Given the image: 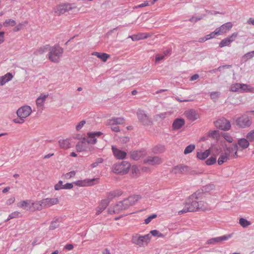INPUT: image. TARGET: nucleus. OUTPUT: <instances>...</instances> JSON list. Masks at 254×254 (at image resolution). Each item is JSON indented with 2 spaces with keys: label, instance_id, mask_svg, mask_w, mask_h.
Returning a JSON list of instances; mask_svg holds the SVG:
<instances>
[{
  "label": "nucleus",
  "instance_id": "15",
  "mask_svg": "<svg viewBox=\"0 0 254 254\" xmlns=\"http://www.w3.org/2000/svg\"><path fill=\"white\" fill-rule=\"evenodd\" d=\"M125 119L122 117H113L107 121L108 126H115L118 125H122L125 123Z\"/></svg>",
  "mask_w": 254,
  "mask_h": 254
},
{
  "label": "nucleus",
  "instance_id": "11",
  "mask_svg": "<svg viewBox=\"0 0 254 254\" xmlns=\"http://www.w3.org/2000/svg\"><path fill=\"white\" fill-rule=\"evenodd\" d=\"M144 163L149 165H156L162 163V159L158 156H148L144 160Z\"/></svg>",
  "mask_w": 254,
  "mask_h": 254
},
{
  "label": "nucleus",
  "instance_id": "43",
  "mask_svg": "<svg viewBox=\"0 0 254 254\" xmlns=\"http://www.w3.org/2000/svg\"><path fill=\"white\" fill-rule=\"evenodd\" d=\"M194 149L195 145L194 144H190L186 147L184 153L185 154H188L191 153Z\"/></svg>",
  "mask_w": 254,
  "mask_h": 254
},
{
  "label": "nucleus",
  "instance_id": "25",
  "mask_svg": "<svg viewBox=\"0 0 254 254\" xmlns=\"http://www.w3.org/2000/svg\"><path fill=\"white\" fill-rule=\"evenodd\" d=\"M98 179L94 178L92 179H86L83 182L82 181H77L75 184L78 186H84L85 185V183H87L88 186H92L94 184V182L97 181Z\"/></svg>",
  "mask_w": 254,
  "mask_h": 254
},
{
  "label": "nucleus",
  "instance_id": "12",
  "mask_svg": "<svg viewBox=\"0 0 254 254\" xmlns=\"http://www.w3.org/2000/svg\"><path fill=\"white\" fill-rule=\"evenodd\" d=\"M232 237L231 234H229L227 235H224L221 237H218L216 238H213L209 239L207 241L208 244H216L217 243H221L223 241H225L227 240L228 239Z\"/></svg>",
  "mask_w": 254,
  "mask_h": 254
},
{
  "label": "nucleus",
  "instance_id": "26",
  "mask_svg": "<svg viewBox=\"0 0 254 254\" xmlns=\"http://www.w3.org/2000/svg\"><path fill=\"white\" fill-rule=\"evenodd\" d=\"M145 155V153L142 151H134L130 152V157L134 160H138L140 158Z\"/></svg>",
  "mask_w": 254,
  "mask_h": 254
},
{
  "label": "nucleus",
  "instance_id": "52",
  "mask_svg": "<svg viewBox=\"0 0 254 254\" xmlns=\"http://www.w3.org/2000/svg\"><path fill=\"white\" fill-rule=\"evenodd\" d=\"M29 205V203L28 201H22L19 203L18 204V207H20L23 209H28V205Z\"/></svg>",
  "mask_w": 254,
  "mask_h": 254
},
{
  "label": "nucleus",
  "instance_id": "21",
  "mask_svg": "<svg viewBox=\"0 0 254 254\" xmlns=\"http://www.w3.org/2000/svg\"><path fill=\"white\" fill-rule=\"evenodd\" d=\"M110 201L108 199H105L102 200L100 204L97 208L96 214L99 215L104 210L106 209Z\"/></svg>",
  "mask_w": 254,
  "mask_h": 254
},
{
  "label": "nucleus",
  "instance_id": "47",
  "mask_svg": "<svg viewBox=\"0 0 254 254\" xmlns=\"http://www.w3.org/2000/svg\"><path fill=\"white\" fill-rule=\"evenodd\" d=\"M103 133L101 131H96V132H88L87 133L88 136L89 138H95L96 136H99L102 135Z\"/></svg>",
  "mask_w": 254,
  "mask_h": 254
},
{
  "label": "nucleus",
  "instance_id": "3",
  "mask_svg": "<svg viewBox=\"0 0 254 254\" xmlns=\"http://www.w3.org/2000/svg\"><path fill=\"white\" fill-rule=\"evenodd\" d=\"M130 167L129 163L123 161L121 163L115 164L113 166V171L115 173L124 175L128 173Z\"/></svg>",
  "mask_w": 254,
  "mask_h": 254
},
{
  "label": "nucleus",
  "instance_id": "31",
  "mask_svg": "<svg viewBox=\"0 0 254 254\" xmlns=\"http://www.w3.org/2000/svg\"><path fill=\"white\" fill-rule=\"evenodd\" d=\"M210 151L209 149L206 150L204 152H197L196 156L200 160H204L210 155Z\"/></svg>",
  "mask_w": 254,
  "mask_h": 254
},
{
  "label": "nucleus",
  "instance_id": "28",
  "mask_svg": "<svg viewBox=\"0 0 254 254\" xmlns=\"http://www.w3.org/2000/svg\"><path fill=\"white\" fill-rule=\"evenodd\" d=\"M238 144L243 149L248 148L250 145L249 141L246 138H241L238 141Z\"/></svg>",
  "mask_w": 254,
  "mask_h": 254
},
{
  "label": "nucleus",
  "instance_id": "63",
  "mask_svg": "<svg viewBox=\"0 0 254 254\" xmlns=\"http://www.w3.org/2000/svg\"><path fill=\"white\" fill-rule=\"evenodd\" d=\"M224 138L229 142H232L233 141V138L231 136H230L228 134H226L224 136Z\"/></svg>",
  "mask_w": 254,
  "mask_h": 254
},
{
  "label": "nucleus",
  "instance_id": "1",
  "mask_svg": "<svg viewBox=\"0 0 254 254\" xmlns=\"http://www.w3.org/2000/svg\"><path fill=\"white\" fill-rule=\"evenodd\" d=\"M203 192L198 191L190 195L187 200L184 208L178 211L179 215H182L188 212H193L196 211H205L209 210L208 205L203 201L199 200L203 195Z\"/></svg>",
  "mask_w": 254,
  "mask_h": 254
},
{
  "label": "nucleus",
  "instance_id": "40",
  "mask_svg": "<svg viewBox=\"0 0 254 254\" xmlns=\"http://www.w3.org/2000/svg\"><path fill=\"white\" fill-rule=\"evenodd\" d=\"M254 57V51L248 52L245 54L242 57V60L247 62L248 60L252 59Z\"/></svg>",
  "mask_w": 254,
  "mask_h": 254
},
{
  "label": "nucleus",
  "instance_id": "16",
  "mask_svg": "<svg viewBox=\"0 0 254 254\" xmlns=\"http://www.w3.org/2000/svg\"><path fill=\"white\" fill-rule=\"evenodd\" d=\"M189 171V168L188 166L179 165L173 168L172 173L175 174H183L185 172H187Z\"/></svg>",
  "mask_w": 254,
  "mask_h": 254
},
{
  "label": "nucleus",
  "instance_id": "62",
  "mask_svg": "<svg viewBox=\"0 0 254 254\" xmlns=\"http://www.w3.org/2000/svg\"><path fill=\"white\" fill-rule=\"evenodd\" d=\"M24 118H19V119L18 118H16V119H14L13 120V121L14 123H15L16 124H23L24 122Z\"/></svg>",
  "mask_w": 254,
  "mask_h": 254
},
{
  "label": "nucleus",
  "instance_id": "35",
  "mask_svg": "<svg viewBox=\"0 0 254 254\" xmlns=\"http://www.w3.org/2000/svg\"><path fill=\"white\" fill-rule=\"evenodd\" d=\"M60 226V219L58 218H55V219L52 221L51 223V225L49 227V230H53L57 228Z\"/></svg>",
  "mask_w": 254,
  "mask_h": 254
},
{
  "label": "nucleus",
  "instance_id": "19",
  "mask_svg": "<svg viewBox=\"0 0 254 254\" xmlns=\"http://www.w3.org/2000/svg\"><path fill=\"white\" fill-rule=\"evenodd\" d=\"M185 114L187 118L191 121H194L198 118V114L193 110L186 111Z\"/></svg>",
  "mask_w": 254,
  "mask_h": 254
},
{
  "label": "nucleus",
  "instance_id": "23",
  "mask_svg": "<svg viewBox=\"0 0 254 254\" xmlns=\"http://www.w3.org/2000/svg\"><path fill=\"white\" fill-rule=\"evenodd\" d=\"M185 125V120L183 119H177L174 120L172 127L174 129H179Z\"/></svg>",
  "mask_w": 254,
  "mask_h": 254
},
{
  "label": "nucleus",
  "instance_id": "46",
  "mask_svg": "<svg viewBox=\"0 0 254 254\" xmlns=\"http://www.w3.org/2000/svg\"><path fill=\"white\" fill-rule=\"evenodd\" d=\"M246 138L250 142L254 141V129L248 133Z\"/></svg>",
  "mask_w": 254,
  "mask_h": 254
},
{
  "label": "nucleus",
  "instance_id": "32",
  "mask_svg": "<svg viewBox=\"0 0 254 254\" xmlns=\"http://www.w3.org/2000/svg\"><path fill=\"white\" fill-rule=\"evenodd\" d=\"M141 197L140 195H133L126 198V201H129L132 205H133Z\"/></svg>",
  "mask_w": 254,
  "mask_h": 254
},
{
  "label": "nucleus",
  "instance_id": "29",
  "mask_svg": "<svg viewBox=\"0 0 254 254\" xmlns=\"http://www.w3.org/2000/svg\"><path fill=\"white\" fill-rule=\"evenodd\" d=\"M50 46L49 45H46L42 47H40L34 52L35 55H42L43 53L49 51Z\"/></svg>",
  "mask_w": 254,
  "mask_h": 254
},
{
  "label": "nucleus",
  "instance_id": "2",
  "mask_svg": "<svg viewBox=\"0 0 254 254\" xmlns=\"http://www.w3.org/2000/svg\"><path fill=\"white\" fill-rule=\"evenodd\" d=\"M64 50L59 45H56L50 47L48 58L49 60L54 63H59L62 57Z\"/></svg>",
  "mask_w": 254,
  "mask_h": 254
},
{
  "label": "nucleus",
  "instance_id": "8",
  "mask_svg": "<svg viewBox=\"0 0 254 254\" xmlns=\"http://www.w3.org/2000/svg\"><path fill=\"white\" fill-rule=\"evenodd\" d=\"M214 124L217 128L223 130H228L231 127L230 122L225 118L217 120Z\"/></svg>",
  "mask_w": 254,
  "mask_h": 254
},
{
  "label": "nucleus",
  "instance_id": "64",
  "mask_svg": "<svg viewBox=\"0 0 254 254\" xmlns=\"http://www.w3.org/2000/svg\"><path fill=\"white\" fill-rule=\"evenodd\" d=\"M110 126H111V129H112V131H115V132H119L120 131V129L118 126H117L116 125Z\"/></svg>",
  "mask_w": 254,
  "mask_h": 254
},
{
  "label": "nucleus",
  "instance_id": "18",
  "mask_svg": "<svg viewBox=\"0 0 254 254\" xmlns=\"http://www.w3.org/2000/svg\"><path fill=\"white\" fill-rule=\"evenodd\" d=\"M44 208L43 204L42 203V200L32 202L31 205L29 207L28 209L32 211L36 210H41Z\"/></svg>",
  "mask_w": 254,
  "mask_h": 254
},
{
  "label": "nucleus",
  "instance_id": "61",
  "mask_svg": "<svg viewBox=\"0 0 254 254\" xmlns=\"http://www.w3.org/2000/svg\"><path fill=\"white\" fill-rule=\"evenodd\" d=\"M202 19V16L200 17H192L189 20V21L191 22H196L198 20H200Z\"/></svg>",
  "mask_w": 254,
  "mask_h": 254
},
{
  "label": "nucleus",
  "instance_id": "60",
  "mask_svg": "<svg viewBox=\"0 0 254 254\" xmlns=\"http://www.w3.org/2000/svg\"><path fill=\"white\" fill-rule=\"evenodd\" d=\"M73 187V185L72 183H66L65 185H64L63 187V189L69 190L71 189Z\"/></svg>",
  "mask_w": 254,
  "mask_h": 254
},
{
  "label": "nucleus",
  "instance_id": "41",
  "mask_svg": "<svg viewBox=\"0 0 254 254\" xmlns=\"http://www.w3.org/2000/svg\"><path fill=\"white\" fill-rule=\"evenodd\" d=\"M228 159L229 158L227 156L225 155L223 153H222L218 159V164L221 165L223 163L226 162Z\"/></svg>",
  "mask_w": 254,
  "mask_h": 254
},
{
  "label": "nucleus",
  "instance_id": "54",
  "mask_svg": "<svg viewBox=\"0 0 254 254\" xmlns=\"http://www.w3.org/2000/svg\"><path fill=\"white\" fill-rule=\"evenodd\" d=\"M210 97L213 100H216L218 99L220 95V93L218 92H212L210 93Z\"/></svg>",
  "mask_w": 254,
  "mask_h": 254
},
{
  "label": "nucleus",
  "instance_id": "5",
  "mask_svg": "<svg viewBox=\"0 0 254 254\" xmlns=\"http://www.w3.org/2000/svg\"><path fill=\"white\" fill-rule=\"evenodd\" d=\"M238 149V144L237 143L232 144L231 145L225 144L223 152L225 155L227 156L229 158L230 156H232L235 158L238 157L237 151Z\"/></svg>",
  "mask_w": 254,
  "mask_h": 254
},
{
  "label": "nucleus",
  "instance_id": "9",
  "mask_svg": "<svg viewBox=\"0 0 254 254\" xmlns=\"http://www.w3.org/2000/svg\"><path fill=\"white\" fill-rule=\"evenodd\" d=\"M132 205L129 201H126V199L119 201L114 207L113 211L114 213H119L123 210L127 209Z\"/></svg>",
  "mask_w": 254,
  "mask_h": 254
},
{
  "label": "nucleus",
  "instance_id": "50",
  "mask_svg": "<svg viewBox=\"0 0 254 254\" xmlns=\"http://www.w3.org/2000/svg\"><path fill=\"white\" fill-rule=\"evenodd\" d=\"M75 175V172L74 171L68 172L63 176L65 179H69L73 177Z\"/></svg>",
  "mask_w": 254,
  "mask_h": 254
},
{
  "label": "nucleus",
  "instance_id": "58",
  "mask_svg": "<svg viewBox=\"0 0 254 254\" xmlns=\"http://www.w3.org/2000/svg\"><path fill=\"white\" fill-rule=\"evenodd\" d=\"M86 122L85 120H82L80 122H79L77 126H76V129L77 131L80 130L82 127H83V126L85 124Z\"/></svg>",
  "mask_w": 254,
  "mask_h": 254
},
{
  "label": "nucleus",
  "instance_id": "22",
  "mask_svg": "<svg viewBox=\"0 0 254 254\" xmlns=\"http://www.w3.org/2000/svg\"><path fill=\"white\" fill-rule=\"evenodd\" d=\"M123 194V191L120 190H117L108 193L107 198L110 201L114 198L119 197Z\"/></svg>",
  "mask_w": 254,
  "mask_h": 254
},
{
  "label": "nucleus",
  "instance_id": "36",
  "mask_svg": "<svg viewBox=\"0 0 254 254\" xmlns=\"http://www.w3.org/2000/svg\"><path fill=\"white\" fill-rule=\"evenodd\" d=\"M59 143L63 149H67L70 147V143L67 139H61L59 141Z\"/></svg>",
  "mask_w": 254,
  "mask_h": 254
},
{
  "label": "nucleus",
  "instance_id": "56",
  "mask_svg": "<svg viewBox=\"0 0 254 254\" xmlns=\"http://www.w3.org/2000/svg\"><path fill=\"white\" fill-rule=\"evenodd\" d=\"M103 159L101 158H99L97 159L96 161L93 163L91 166L92 168L96 167L99 164L102 163Z\"/></svg>",
  "mask_w": 254,
  "mask_h": 254
},
{
  "label": "nucleus",
  "instance_id": "14",
  "mask_svg": "<svg viewBox=\"0 0 254 254\" xmlns=\"http://www.w3.org/2000/svg\"><path fill=\"white\" fill-rule=\"evenodd\" d=\"M59 199L57 198H47L42 200V203L44 208L49 207L58 203Z\"/></svg>",
  "mask_w": 254,
  "mask_h": 254
},
{
  "label": "nucleus",
  "instance_id": "24",
  "mask_svg": "<svg viewBox=\"0 0 254 254\" xmlns=\"http://www.w3.org/2000/svg\"><path fill=\"white\" fill-rule=\"evenodd\" d=\"M48 95H41L36 100V105L38 108H40L41 110L43 109V107L46 100V99L48 97Z\"/></svg>",
  "mask_w": 254,
  "mask_h": 254
},
{
  "label": "nucleus",
  "instance_id": "10",
  "mask_svg": "<svg viewBox=\"0 0 254 254\" xmlns=\"http://www.w3.org/2000/svg\"><path fill=\"white\" fill-rule=\"evenodd\" d=\"M32 112L31 108L29 106H24L19 108L17 112V115L19 118H26Z\"/></svg>",
  "mask_w": 254,
  "mask_h": 254
},
{
  "label": "nucleus",
  "instance_id": "55",
  "mask_svg": "<svg viewBox=\"0 0 254 254\" xmlns=\"http://www.w3.org/2000/svg\"><path fill=\"white\" fill-rule=\"evenodd\" d=\"M218 35H219V34L217 33H217L216 32V30H215L214 31L211 32V33H210L208 35H206L205 36V37L206 38V39L209 40V39H210L211 38L215 37V36H218Z\"/></svg>",
  "mask_w": 254,
  "mask_h": 254
},
{
  "label": "nucleus",
  "instance_id": "45",
  "mask_svg": "<svg viewBox=\"0 0 254 254\" xmlns=\"http://www.w3.org/2000/svg\"><path fill=\"white\" fill-rule=\"evenodd\" d=\"M150 233L153 236H156L160 238H162L164 237V235L160 233L159 231L157 230H151L150 232Z\"/></svg>",
  "mask_w": 254,
  "mask_h": 254
},
{
  "label": "nucleus",
  "instance_id": "38",
  "mask_svg": "<svg viewBox=\"0 0 254 254\" xmlns=\"http://www.w3.org/2000/svg\"><path fill=\"white\" fill-rule=\"evenodd\" d=\"M71 9V7L69 5L65 4L60 6L58 9V11H59V14H60L64 13L66 11H68Z\"/></svg>",
  "mask_w": 254,
  "mask_h": 254
},
{
  "label": "nucleus",
  "instance_id": "59",
  "mask_svg": "<svg viewBox=\"0 0 254 254\" xmlns=\"http://www.w3.org/2000/svg\"><path fill=\"white\" fill-rule=\"evenodd\" d=\"M138 36L139 40H142L147 38L149 36V35L146 33H139Z\"/></svg>",
  "mask_w": 254,
  "mask_h": 254
},
{
  "label": "nucleus",
  "instance_id": "44",
  "mask_svg": "<svg viewBox=\"0 0 254 254\" xmlns=\"http://www.w3.org/2000/svg\"><path fill=\"white\" fill-rule=\"evenodd\" d=\"M16 23L14 20L9 19H7L5 21V22L3 23V25L4 26H14L16 25Z\"/></svg>",
  "mask_w": 254,
  "mask_h": 254
},
{
  "label": "nucleus",
  "instance_id": "30",
  "mask_svg": "<svg viewBox=\"0 0 254 254\" xmlns=\"http://www.w3.org/2000/svg\"><path fill=\"white\" fill-rule=\"evenodd\" d=\"M243 87H247L248 85L244 84L236 83L231 86V91L232 92H240L241 88Z\"/></svg>",
  "mask_w": 254,
  "mask_h": 254
},
{
  "label": "nucleus",
  "instance_id": "7",
  "mask_svg": "<svg viewBox=\"0 0 254 254\" xmlns=\"http://www.w3.org/2000/svg\"><path fill=\"white\" fill-rule=\"evenodd\" d=\"M236 124L239 127L245 128L251 125L252 121L248 116L243 115L237 119Z\"/></svg>",
  "mask_w": 254,
  "mask_h": 254
},
{
  "label": "nucleus",
  "instance_id": "48",
  "mask_svg": "<svg viewBox=\"0 0 254 254\" xmlns=\"http://www.w3.org/2000/svg\"><path fill=\"white\" fill-rule=\"evenodd\" d=\"M216 162V158L215 157L211 156L208 159L205 163L207 165H211L214 164Z\"/></svg>",
  "mask_w": 254,
  "mask_h": 254
},
{
  "label": "nucleus",
  "instance_id": "53",
  "mask_svg": "<svg viewBox=\"0 0 254 254\" xmlns=\"http://www.w3.org/2000/svg\"><path fill=\"white\" fill-rule=\"evenodd\" d=\"M64 186L63 182L62 181H59V182L55 185V190H60L61 189H63V187Z\"/></svg>",
  "mask_w": 254,
  "mask_h": 254
},
{
  "label": "nucleus",
  "instance_id": "27",
  "mask_svg": "<svg viewBox=\"0 0 254 254\" xmlns=\"http://www.w3.org/2000/svg\"><path fill=\"white\" fill-rule=\"evenodd\" d=\"M13 76L11 73H7L3 76L0 77V85H3L6 82L10 80Z\"/></svg>",
  "mask_w": 254,
  "mask_h": 254
},
{
  "label": "nucleus",
  "instance_id": "17",
  "mask_svg": "<svg viewBox=\"0 0 254 254\" xmlns=\"http://www.w3.org/2000/svg\"><path fill=\"white\" fill-rule=\"evenodd\" d=\"M112 150L115 156L119 159H124L127 153L125 151H122L114 146H112Z\"/></svg>",
  "mask_w": 254,
  "mask_h": 254
},
{
  "label": "nucleus",
  "instance_id": "49",
  "mask_svg": "<svg viewBox=\"0 0 254 254\" xmlns=\"http://www.w3.org/2000/svg\"><path fill=\"white\" fill-rule=\"evenodd\" d=\"M83 140H85L86 143L88 144H94L96 143L97 140L95 138H90V139H88L84 137Z\"/></svg>",
  "mask_w": 254,
  "mask_h": 254
},
{
  "label": "nucleus",
  "instance_id": "20",
  "mask_svg": "<svg viewBox=\"0 0 254 254\" xmlns=\"http://www.w3.org/2000/svg\"><path fill=\"white\" fill-rule=\"evenodd\" d=\"M76 149L78 152L87 151L88 150L87 144L83 139L81 141H79L76 144Z\"/></svg>",
  "mask_w": 254,
  "mask_h": 254
},
{
  "label": "nucleus",
  "instance_id": "37",
  "mask_svg": "<svg viewBox=\"0 0 254 254\" xmlns=\"http://www.w3.org/2000/svg\"><path fill=\"white\" fill-rule=\"evenodd\" d=\"M234 41V38L230 39V38L227 37L223 39L219 43V47L221 48L229 45Z\"/></svg>",
  "mask_w": 254,
  "mask_h": 254
},
{
  "label": "nucleus",
  "instance_id": "39",
  "mask_svg": "<svg viewBox=\"0 0 254 254\" xmlns=\"http://www.w3.org/2000/svg\"><path fill=\"white\" fill-rule=\"evenodd\" d=\"M239 224L243 228H247L251 224V223L244 218H241L239 219Z\"/></svg>",
  "mask_w": 254,
  "mask_h": 254
},
{
  "label": "nucleus",
  "instance_id": "4",
  "mask_svg": "<svg viewBox=\"0 0 254 254\" xmlns=\"http://www.w3.org/2000/svg\"><path fill=\"white\" fill-rule=\"evenodd\" d=\"M151 236L150 234H148L144 236H140L136 234L133 236L132 238V243L139 247H143L144 245H147L149 242Z\"/></svg>",
  "mask_w": 254,
  "mask_h": 254
},
{
  "label": "nucleus",
  "instance_id": "42",
  "mask_svg": "<svg viewBox=\"0 0 254 254\" xmlns=\"http://www.w3.org/2000/svg\"><path fill=\"white\" fill-rule=\"evenodd\" d=\"M208 136L212 138H217L219 136V131H218V130L210 131L208 133Z\"/></svg>",
  "mask_w": 254,
  "mask_h": 254
},
{
  "label": "nucleus",
  "instance_id": "13",
  "mask_svg": "<svg viewBox=\"0 0 254 254\" xmlns=\"http://www.w3.org/2000/svg\"><path fill=\"white\" fill-rule=\"evenodd\" d=\"M232 26L233 24L231 22H227L222 25L220 27L216 28V32H217L219 35H221L229 31L232 28Z\"/></svg>",
  "mask_w": 254,
  "mask_h": 254
},
{
  "label": "nucleus",
  "instance_id": "51",
  "mask_svg": "<svg viewBox=\"0 0 254 254\" xmlns=\"http://www.w3.org/2000/svg\"><path fill=\"white\" fill-rule=\"evenodd\" d=\"M157 216V214H153L150 215L148 217H147L144 220V223L146 224H149L153 219L156 218Z\"/></svg>",
  "mask_w": 254,
  "mask_h": 254
},
{
  "label": "nucleus",
  "instance_id": "57",
  "mask_svg": "<svg viewBox=\"0 0 254 254\" xmlns=\"http://www.w3.org/2000/svg\"><path fill=\"white\" fill-rule=\"evenodd\" d=\"M19 214H20V213L17 211H15V212L11 213L9 215L7 220L17 217Z\"/></svg>",
  "mask_w": 254,
  "mask_h": 254
},
{
  "label": "nucleus",
  "instance_id": "33",
  "mask_svg": "<svg viewBox=\"0 0 254 254\" xmlns=\"http://www.w3.org/2000/svg\"><path fill=\"white\" fill-rule=\"evenodd\" d=\"M165 147L163 145H158L152 148V152L155 154H160L164 152Z\"/></svg>",
  "mask_w": 254,
  "mask_h": 254
},
{
  "label": "nucleus",
  "instance_id": "6",
  "mask_svg": "<svg viewBox=\"0 0 254 254\" xmlns=\"http://www.w3.org/2000/svg\"><path fill=\"white\" fill-rule=\"evenodd\" d=\"M136 114L138 119L143 126H149L152 124V120L149 118L143 110H138Z\"/></svg>",
  "mask_w": 254,
  "mask_h": 254
},
{
  "label": "nucleus",
  "instance_id": "34",
  "mask_svg": "<svg viewBox=\"0 0 254 254\" xmlns=\"http://www.w3.org/2000/svg\"><path fill=\"white\" fill-rule=\"evenodd\" d=\"M93 55L96 56L98 58L101 59L103 62H106L108 58L110 57L109 55L104 53L94 52Z\"/></svg>",
  "mask_w": 254,
  "mask_h": 254
}]
</instances>
